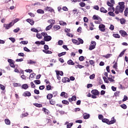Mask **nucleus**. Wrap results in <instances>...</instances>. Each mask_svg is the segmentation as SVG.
<instances>
[{
    "label": "nucleus",
    "mask_w": 128,
    "mask_h": 128,
    "mask_svg": "<svg viewBox=\"0 0 128 128\" xmlns=\"http://www.w3.org/2000/svg\"><path fill=\"white\" fill-rule=\"evenodd\" d=\"M35 106H36L37 108H42V104H39L38 103H36L34 104Z\"/></svg>",
    "instance_id": "nucleus-40"
},
{
    "label": "nucleus",
    "mask_w": 128,
    "mask_h": 128,
    "mask_svg": "<svg viewBox=\"0 0 128 128\" xmlns=\"http://www.w3.org/2000/svg\"><path fill=\"white\" fill-rule=\"evenodd\" d=\"M120 6H118L116 8L115 14H118L119 12L121 14L124 12V4H122V2L119 3Z\"/></svg>",
    "instance_id": "nucleus-1"
},
{
    "label": "nucleus",
    "mask_w": 128,
    "mask_h": 128,
    "mask_svg": "<svg viewBox=\"0 0 128 128\" xmlns=\"http://www.w3.org/2000/svg\"><path fill=\"white\" fill-rule=\"evenodd\" d=\"M120 34L122 36H128V33H126V32L124 30H120Z\"/></svg>",
    "instance_id": "nucleus-11"
},
{
    "label": "nucleus",
    "mask_w": 128,
    "mask_h": 128,
    "mask_svg": "<svg viewBox=\"0 0 128 128\" xmlns=\"http://www.w3.org/2000/svg\"><path fill=\"white\" fill-rule=\"evenodd\" d=\"M96 41H92L91 44L90 46V50H92L96 48Z\"/></svg>",
    "instance_id": "nucleus-5"
},
{
    "label": "nucleus",
    "mask_w": 128,
    "mask_h": 128,
    "mask_svg": "<svg viewBox=\"0 0 128 128\" xmlns=\"http://www.w3.org/2000/svg\"><path fill=\"white\" fill-rule=\"evenodd\" d=\"M42 34L44 37V40L45 42H50V40H52V36L48 35V33L46 32H42Z\"/></svg>",
    "instance_id": "nucleus-4"
},
{
    "label": "nucleus",
    "mask_w": 128,
    "mask_h": 128,
    "mask_svg": "<svg viewBox=\"0 0 128 128\" xmlns=\"http://www.w3.org/2000/svg\"><path fill=\"white\" fill-rule=\"evenodd\" d=\"M34 84H40V80H34Z\"/></svg>",
    "instance_id": "nucleus-54"
},
{
    "label": "nucleus",
    "mask_w": 128,
    "mask_h": 128,
    "mask_svg": "<svg viewBox=\"0 0 128 128\" xmlns=\"http://www.w3.org/2000/svg\"><path fill=\"white\" fill-rule=\"evenodd\" d=\"M32 32H38V29H36L34 28H31Z\"/></svg>",
    "instance_id": "nucleus-58"
},
{
    "label": "nucleus",
    "mask_w": 128,
    "mask_h": 128,
    "mask_svg": "<svg viewBox=\"0 0 128 128\" xmlns=\"http://www.w3.org/2000/svg\"><path fill=\"white\" fill-rule=\"evenodd\" d=\"M89 63L90 64V66H94V60H89Z\"/></svg>",
    "instance_id": "nucleus-37"
},
{
    "label": "nucleus",
    "mask_w": 128,
    "mask_h": 128,
    "mask_svg": "<svg viewBox=\"0 0 128 128\" xmlns=\"http://www.w3.org/2000/svg\"><path fill=\"white\" fill-rule=\"evenodd\" d=\"M9 40H11V42H16V38H10Z\"/></svg>",
    "instance_id": "nucleus-62"
},
{
    "label": "nucleus",
    "mask_w": 128,
    "mask_h": 128,
    "mask_svg": "<svg viewBox=\"0 0 128 128\" xmlns=\"http://www.w3.org/2000/svg\"><path fill=\"white\" fill-rule=\"evenodd\" d=\"M13 86L15 88H16L18 86H22V84H18V83H14V84Z\"/></svg>",
    "instance_id": "nucleus-51"
},
{
    "label": "nucleus",
    "mask_w": 128,
    "mask_h": 128,
    "mask_svg": "<svg viewBox=\"0 0 128 128\" xmlns=\"http://www.w3.org/2000/svg\"><path fill=\"white\" fill-rule=\"evenodd\" d=\"M112 56V54H106V55H103L102 57L105 58H110Z\"/></svg>",
    "instance_id": "nucleus-21"
},
{
    "label": "nucleus",
    "mask_w": 128,
    "mask_h": 128,
    "mask_svg": "<svg viewBox=\"0 0 128 128\" xmlns=\"http://www.w3.org/2000/svg\"><path fill=\"white\" fill-rule=\"evenodd\" d=\"M66 54V52H62L58 54V56L60 58V56H64Z\"/></svg>",
    "instance_id": "nucleus-42"
},
{
    "label": "nucleus",
    "mask_w": 128,
    "mask_h": 128,
    "mask_svg": "<svg viewBox=\"0 0 128 128\" xmlns=\"http://www.w3.org/2000/svg\"><path fill=\"white\" fill-rule=\"evenodd\" d=\"M8 62H9L10 66H11V68H16V66L14 65V60L12 59H8Z\"/></svg>",
    "instance_id": "nucleus-6"
},
{
    "label": "nucleus",
    "mask_w": 128,
    "mask_h": 128,
    "mask_svg": "<svg viewBox=\"0 0 128 128\" xmlns=\"http://www.w3.org/2000/svg\"><path fill=\"white\" fill-rule=\"evenodd\" d=\"M102 18H99L98 20L94 21V22L97 24H100V22H102Z\"/></svg>",
    "instance_id": "nucleus-25"
},
{
    "label": "nucleus",
    "mask_w": 128,
    "mask_h": 128,
    "mask_svg": "<svg viewBox=\"0 0 128 128\" xmlns=\"http://www.w3.org/2000/svg\"><path fill=\"white\" fill-rule=\"evenodd\" d=\"M62 82H70V78H64L62 79Z\"/></svg>",
    "instance_id": "nucleus-16"
},
{
    "label": "nucleus",
    "mask_w": 128,
    "mask_h": 128,
    "mask_svg": "<svg viewBox=\"0 0 128 128\" xmlns=\"http://www.w3.org/2000/svg\"><path fill=\"white\" fill-rule=\"evenodd\" d=\"M4 122L6 124L10 126V120L9 119H5Z\"/></svg>",
    "instance_id": "nucleus-30"
},
{
    "label": "nucleus",
    "mask_w": 128,
    "mask_h": 128,
    "mask_svg": "<svg viewBox=\"0 0 128 128\" xmlns=\"http://www.w3.org/2000/svg\"><path fill=\"white\" fill-rule=\"evenodd\" d=\"M79 60L80 62H82L83 60H84V56H80L79 57Z\"/></svg>",
    "instance_id": "nucleus-57"
},
{
    "label": "nucleus",
    "mask_w": 128,
    "mask_h": 128,
    "mask_svg": "<svg viewBox=\"0 0 128 128\" xmlns=\"http://www.w3.org/2000/svg\"><path fill=\"white\" fill-rule=\"evenodd\" d=\"M36 64V62H34V61L32 60H29L28 62V64Z\"/></svg>",
    "instance_id": "nucleus-31"
},
{
    "label": "nucleus",
    "mask_w": 128,
    "mask_h": 128,
    "mask_svg": "<svg viewBox=\"0 0 128 128\" xmlns=\"http://www.w3.org/2000/svg\"><path fill=\"white\" fill-rule=\"evenodd\" d=\"M93 20H98L99 18H101L100 17L96 16V15H94L92 17Z\"/></svg>",
    "instance_id": "nucleus-33"
},
{
    "label": "nucleus",
    "mask_w": 128,
    "mask_h": 128,
    "mask_svg": "<svg viewBox=\"0 0 128 128\" xmlns=\"http://www.w3.org/2000/svg\"><path fill=\"white\" fill-rule=\"evenodd\" d=\"M75 68H84V66H82V65H80V64H78V65L76 66H75Z\"/></svg>",
    "instance_id": "nucleus-48"
},
{
    "label": "nucleus",
    "mask_w": 128,
    "mask_h": 128,
    "mask_svg": "<svg viewBox=\"0 0 128 128\" xmlns=\"http://www.w3.org/2000/svg\"><path fill=\"white\" fill-rule=\"evenodd\" d=\"M114 68H115V70H117L118 68V62H116L114 64L113 66Z\"/></svg>",
    "instance_id": "nucleus-55"
},
{
    "label": "nucleus",
    "mask_w": 128,
    "mask_h": 128,
    "mask_svg": "<svg viewBox=\"0 0 128 128\" xmlns=\"http://www.w3.org/2000/svg\"><path fill=\"white\" fill-rule=\"evenodd\" d=\"M36 12H38V14H44V11L42 9H38L37 10Z\"/></svg>",
    "instance_id": "nucleus-32"
},
{
    "label": "nucleus",
    "mask_w": 128,
    "mask_h": 128,
    "mask_svg": "<svg viewBox=\"0 0 128 128\" xmlns=\"http://www.w3.org/2000/svg\"><path fill=\"white\" fill-rule=\"evenodd\" d=\"M60 28V26L58 25H55L53 27V29L54 30L56 31Z\"/></svg>",
    "instance_id": "nucleus-18"
},
{
    "label": "nucleus",
    "mask_w": 128,
    "mask_h": 128,
    "mask_svg": "<svg viewBox=\"0 0 128 128\" xmlns=\"http://www.w3.org/2000/svg\"><path fill=\"white\" fill-rule=\"evenodd\" d=\"M72 126H74V123L70 122L67 124L66 128H71Z\"/></svg>",
    "instance_id": "nucleus-45"
},
{
    "label": "nucleus",
    "mask_w": 128,
    "mask_h": 128,
    "mask_svg": "<svg viewBox=\"0 0 128 128\" xmlns=\"http://www.w3.org/2000/svg\"><path fill=\"white\" fill-rule=\"evenodd\" d=\"M90 114H87L86 113L83 114V118L84 120H88V118H90Z\"/></svg>",
    "instance_id": "nucleus-15"
},
{
    "label": "nucleus",
    "mask_w": 128,
    "mask_h": 128,
    "mask_svg": "<svg viewBox=\"0 0 128 128\" xmlns=\"http://www.w3.org/2000/svg\"><path fill=\"white\" fill-rule=\"evenodd\" d=\"M44 50H49L48 46L45 44L44 46Z\"/></svg>",
    "instance_id": "nucleus-64"
},
{
    "label": "nucleus",
    "mask_w": 128,
    "mask_h": 128,
    "mask_svg": "<svg viewBox=\"0 0 128 128\" xmlns=\"http://www.w3.org/2000/svg\"><path fill=\"white\" fill-rule=\"evenodd\" d=\"M46 88L47 90H52V86L50 85H47L46 86Z\"/></svg>",
    "instance_id": "nucleus-52"
},
{
    "label": "nucleus",
    "mask_w": 128,
    "mask_h": 128,
    "mask_svg": "<svg viewBox=\"0 0 128 128\" xmlns=\"http://www.w3.org/2000/svg\"><path fill=\"white\" fill-rule=\"evenodd\" d=\"M14 24H12V22H11L9 24H4V26L6 30H9V28H12Z\"/></svg>",
    "instance_id": "nucleus-7"
},
{
    "label": "nucleus",
    "mask_w": 128,
    "mask_h": 128,
    "mask_svg": "<svg viewBox=\"0 0 128 128\" xmlns=\"http://www.w3.org/2000/svg\"><path fill=\"white\" fill-rule=\"evenodd\" d=\"M23 96H32V93L28 91H26L24 92L22 94Z\"/></svg>",
    "instance_id": "nucleus-9"
},
{
    "label": "nucleus",
    "mask_w": 128,
    "mask_h": 128,
    "mask_svg": "<svg viewBox=\"0 0 128 128\" xmlns=\"http://www.w3.org/2000/svg\"><path fill=\"white\" fill-rule=\"evenodd\" d=\"M79 6H80L81 8H84V6H86V3L84 2H80L79 3Z\"/></svg>",
    "instance_id": "nucleus-41"
},
{
    "label": "nucleus",
    "mask_w": 128,
    "mask_h": 128,
    "mask_svg": "<svg viewBox=\"0 0 128 128\" xmlns=\"http://www.w3.org/2000/svg\"><path fill=\"white\" fill-rule=\"evenodd\" d=\"M34 93L36 94H40V90L35 89L34 90Z\"/></svg>",
    "instance_id": "nucleus-60"
},
{
    "label": "nucleus",
    "mask_w": 128,
    "mask_h": 128,
    "mask_svg": "<svg viewBox=\"0 0 128 128\" xmlns=\"http://www.w3.org/2000/svg\"><path fill=\"white\" fill-rule=\"evenodd\" d=\"M120 22L122 24H126V20L124 18L120 19Z\"/></svg>",
    "instance_id": "nucleus-50"
},
{
    "label": "nucleus",
    "mask_w": 128,
    "mask_h": 128,
    "mask_svg": "<svg viewBox=\"0 0 128 128\" xmlns=\"http://www.w3.org/2000/svg\"><path fill=\"white\" fill-rule=\"evenodd\" d=\"M52 28V26L50 24L49 26H47L46 28V30H50V28Z\"/></svg>",
    "instance_id": "nucleus-46"
},
{
    "label": "nucleus",
    "mask_w": 128,
    "mask_h": 128,
    "mask_svg": "<svg viewBox=\"0 0 128 128\" xmlns=\"http://www.w3.org/2000/svg\"><path fill=\"white\" fill-rule=\"evenodd\" d=\"M68 64H69L70 66H74V62L73 61H72V60H70L67 62Z\"/></svg>",
    "instance_id": "nucleus-23"
},
{
    "label": "nucleus",
    "mask_w": 128,
    "mask_h": 128,
    "mask_svg": "<svg viewBox=\"0 0 128 128\" xmlns=\"http://www.w3.org/2000/svg\"><path fill=\"white\" fill-rule=\"evenodd\" d=\"M36 36L39 40H40V39L42 38V33H41V34H40V33H37L36 35Z\"/></svg>",
    "instance_id": "nucleus-27"
},
{
    "label": "nucleus",
    "mask_w": 128,
    "mask_h": 128,
    "mask_svg": "<svg viewBox=\"0 0 128 128\" xmlns=\"http://www.w3.org/2000/svg\"><path fill=\"white\" fill-rule=\"evenodd\" d=\"M78 40L79 42H78V44H84V40H82V39L80 38H78Z\"/></svg>",
    "instance_id": "nucleus-36"
},
{
    "label": "nucleus",
    "mask_w": 128,
    "mask_h": 128,
    "mask_svg": "<svg viewBox=\"0 0 128 128\" xmlns=\"http://www.w3.org/2000/svg\"><path fill=\"white\" fill-rule=\"evenodd\" d=\"M128 8H126L124 12V14L125 16H128Z\"/></svg>",
    "instance_id": "nucleus-49"
},
{
    "label": "nucleus",
    "mask_w": 128,
    "mask_h": 128,
    "mask_svg": "<svg viewBox=\"0 0 128 128\" xmlns=\"http://www.w3.org/2000/svg\"><path fill=\"white\" fill-rule=\"evenodd\" d=\"M108 14H109L110 16H116V14H114V12H108Z\"/></svg>",
    "instance_id": "nucleus-47"
},
{
    "label": "nucleus",
    "mask_w": 128,
    "mask_h": 128,
    "mask_svg": "<svg viewBox=\"0 0 128 128\" xmlns=\"http://www.w3.org/2000/svg\"><path fill=\"white\" fill-rule=\"evenodd\" d=\"M24 50H25V52H30V50L28 49V48L26 47H24Z\"/></svg>",
    "instance_id": "nucleus-63"
},
{
    "label": "nucleus",
    "mask_w": 128,
    "mask_h": 128,
    "mask_svg": "<svg viewBox=\"0 0 128 128\" xmlns=\"http://www.w3.org/2000/svg\"><path fill=\"white\" fill-rule=\"evenodd\" d=\"M102 122H105V124H112L116 122V119H114V117H112L110 121L108 119L104 118L102 119Z\"/></svg>",
    "instance_id": "nucleus-2"
},
{
    "label": "nucleus",
    "mask_w": 128,
    "mask_h": 128,
    "mask_svg": "<svg viewBox=\"0 0 128 128\" xmlns=\"http://www.w3.org/2000/svg\"><path fill=\"white\" fill-rule=\"evenodd\" d=\"M72 42L73 44H78V41L75 39H72Z\"/></svg>",
    "instance_id": "nucleus-43"
},
{
    "label": "nucleus",
    "mask_w": 128,
    "mask_h": 128,
    "mask_svg": "<svg viewBox=\"0 0 128 128\" xmlns=\"http://www.w3.org/2000/svg\"><path fill=\"white\" fill-rule=\"evenodd\" d=\"M22 88L24 90H28V84H24L22 85Z\"/></svg>",
    "instance_id": "nucleus-24"
},
{
    "label": "nucleus",
    "mask_w": 128,
    "mask_h": 128,
    "mask_svg": "<svg viewBox=\"0 0 128 128\" xmlns=\"http://www.w3.org/2000/svg\"><path fill=\"white\" fill-rule=\"evenodd\" d=\"M0 89L2 90V92H3L4 94L6 92V86L2 84H0Z\"/></svg>",
    "instance_id": "nucleus-17"
},
{
    "label": "nucleus",
    "mask_w": 128,
    "mask_h": 128,
    "mask_svg": "<svg viewBox=\"0 0 128 128\" xmlns=\"http://www.w3.org/2000/svg\"><path fill=\"white\" fill-rule=\"evenodd\" d=\"M106 26H104V24H100L99 25V30L101 31V32H106Z\"/></svg>",
    "instance_id": "nucleus-8"
},
{
    "label": "nucleus",
    "mask_w": 128,
    "mask_h": 128,
    "mask_svg": "<svg viewBox=\"0 0 128 128\" xmlns=\"http://www.w3.org/2000/svg\"><path fill=\"white\" fill-rule=\"evenodd\" d=\"M108 10L109 12H114V6L110 7L108 8Z\"/></svg>",
    "instance_id": "nucleus-26"
},
{
    "label": "nucleus",
    "mask_w": 128,
    "mask_h": 128,
    "mask_svg": "<svg viewBox=\"0 0 128 128\" xmlns=\"http://www.w3.org/2000/svg\"><path fill=\"white\" fill-rule=\"evenodd\" d=\"M120 106H121V108H123L124 110H126V108H128V106H126V104H123Z\"/></svg>",
    "instance_id": "nucleus-44"
},
{
    "label": "nucleus",
    "mask_w": 128,
    "mask_h": 128,
    "mask_svg": "<svg viewBox=\"0 0 128 128\" xmlns=\"http://www.w3.org/2000/svg\"><path fill=\"white\" fill-rule=\"evenodd\" d=\"M46 10L47 12H54V9H52V8L48 6H47L46 8Z\"/></svg>",
    "instance_id": "nucleus-13"
},
{
    "label": "nucleus",
    "mask_w": 128,
    "mask_h": 128,
    "mask_svg": "<svg viewBox=\"0 0 128 128\" xmlns=\"http://www.w3.org/2000/svg\"><path fill=\"white\" fill-rule=\"evenodd\" d=\"M50 20H52V22H50ZM48 22H50V24H51L52 26H53L54 24H56V21L54 20H49Z\"/></svg>",
    "instance_id": "nucleus-53"
},
{
    "label": "nucleus",
    "mask_w": 128,
    "mask_h": 128,
    "mask_svg": "<svg viewBox=\"0 0 128 128\" xmlns=\"http://www.w3.org/2000/svg\"><path fill=\"white\" fill-rule=\"evenodd\" d=\"M62 104H66V105L68 106V104H69L70 102H68V101L66 100H62Z\"/></svg>",
    "instance_id": "nucleus-38"
},
{
    "label": "nucleus",
    "mask_w": 128,
    "mask_h": 128,
    "mask_svg": "<svg viewBox=\"0 0 128 128\" xmlns=\"http://www.w3.org/2000/svg\"><path fill=\"white\" fill-rule=\"evenodd\" d=\"M113 36L116 38H120V36L118 34H113Z\"/></svg>",
    "instance_id": "nucleus-39"
},
{
    "label": "nucleus",
    "mask_w": 128,
    "mask_h": 128,
    "mask_svg": "<svg viewBox=\"0 0 128 128\" xmlns=\"http://www.w3.org/2000/svg\"><path fill=\"white\" fill-rule=\"evenodd\" d=\"M52 96H54L52 95V94H48L47 96H46V98L47 100H52Z\"/></svg>",
    "instance_id": "nucleus-19"
},
{
    "label": "nucleus",
    "mask_w": 128,
    "mask_h": 128,
    "mask_svg": "<svg viewBox=\"0 0 128 128\" xmlns=\"http://www.w3.org/2000/svg\"><path fill=\"white\" fill-rule=\"evenodd\" d=\"M92 98H96V96H100V92L98 90H93L91 91Z\"/></svg>",
    "instance_id": "nucleus-3"
},
{
    "label": "nucleus",
    "mask_w": 128,
    "mask_h": 128,
    "mask_svg": "<svg viewBox=\"0 0 128 128\" xmlns=\"http://www.w3.org/2000/svg\"><path fill=\"white\" fill-rule=\"evenodd\" d=\"M103 80H104V82H106V84H108V78H106V77L104 76Z\"/></svg>",
    "instance_id": "nucleus-56"
},
{
    "label": "nucleus",
    "mask_w": 128,
    "mask_h": 128,
    "mask_svg": "<svg viewBox=\"0 0 128 128\" xmlns=\"http://www.w3.org/2000/svg\"><path fill=\"white\" fill-rule=\"evenodd\" d=\"M68 100H69L70 102H76V96H72V98H69L68 99Z\"/></svg>",
    "instance_id": "nucleus-10"
},
{
    "label": "nucleus",
    "mask_w": 128,
    "mask_h": 128,
    "mask_svg": "<svg viewBox=\"0 0 128 128\" xmlns=\"http://www.w3.org/2000/svg\"><path fill=\"white\" fill-rule=\"evenodd\" d=\"M56 74H59V76H64V72L62 71H56Z\"/></svg>",
    "instance_id": "nucleus-35"
},
{
    "label": "nucleus",
    "mask_w": 128,
    "mask_h": 128,
    "mask_svg": "<svg viewBox=\"0 0 128 128\" xmlns=\"http://www.w3.org/2000/svg\"><path fill=\"white\" fill-rule=\"evenodd\" d=\"M100 12H104V14H106V12H108V10H106V8H104V7H102L100 8Z\"/></svg>",
    "instance_id": "nucleus-20"
},
{
    "label": "nucleus",
    "mask_w": 128,
    "mask_h": 128,
    "mask_svg": "<svg viewBox=\"0 0 128 128\" xmlns=\"http://www.w3.org/2000/svg\"><path fill=\"white\" fill-rule=\"evenodd\" d=\"M49 102L50 104H52V106H54V104H56V101L52 99L50 100Z\"/></svg>",
    "instance_id": "nucleus-29"
},
{
    "label": "nucleus",
    "mask_w": 128,
    "mask_h": 128,
    "mask_svg": "<svg viewBox=\"0 0 128 128\" xmlns=\"http://www.w3.org/2000/svg\"><path fill=\"white\" fill-rule=\"evenodd\" d=\"M26 22H29V24H31V26H34V20H32L30 18L27 19Z\"/></svg>",
    "instance_id": "nucleus-12"
},
{
    "label": "nucleus",
    "mask_w": 128,
    "mask_h": 128,
    "mask_svg": "<svg viewBox=\"0 0 128 128\" xmlns=\"http://www.w3.org/2000/svg\"><path fill=\"white\" fill-rule=\"evenodd\" d=\"M96 76V75L94 74H92L90 76V80H94Z\"/></svg>",
    "instance_id": "nucleus-59"
},
{
    "label": "nucleus",
    "mask_w": 128,
    "mask_h": 128,
    "mask_svg": "<svg viewBox=\"0 0 128 128\" xmlns=\"http://www.w3.org/2000/svg\"><path fill=\"white\" fill-rule=\"evenodd\" d=\"M62 44H64V41L62 40H60L58 42V44L59 46H62Z\"/></svg>",
    "instance_id": "nucleus-61"
},
{
    "label": "nucleus",
    "mask_w": 128,
    "mask_h": 128,
    "mask_svg": "<svg viewBox=\"0 0 128 128\" xmlns=\"http://www.w3.org/2000/svg\"><path fill=\"white\" fill-rule=\"evenodd\" d=\"M90 30H96V28H94V25L92 22H90Z\"/></svg>",
    "instance_id": "nucleus-14"
},
{
    "label": "nucleus",
    "mask_w": 128,
    "mask_h": 128,
    "mask_svg": "<svg viewBox=\"0 0 128 128\" xmlns=\"http://www.w3.org/2000/svg\"><path fill=\"white\" fill-rule=\"evenodd\" d=\"M42 112H45L46 114H50V111L44 108H42Z\"/></svg>",
    "instance_id": "nucleus-22"
},
{
    "label": "nucleus",
    "mask_w": 128,
    "mask_h": 128,
    "mask_svg": "<svg viewBox=\"0 0 128 128\" xmlns=\"http://www.w3.org/2000/svg\"><path fill=\"white\" fill-rule=\"evenodd\" d=\"M126 50H124L118 56V58H122V56H124V52H126Z\"/></svg>",
    "instance_id": "nucleus-34"
},
{
    "label": "nucleus",
    "mask_w": 128,
    "mask_h": 128,
    "mask_svg": "<svg viewBox=\"0 0 128 128\" xmlns=\"http://www.w3.org/2000/svg\"><path fill=\"white\" fill-rule=\"evenodd\" d=\"M42 52L46 54H52V52L50 50H42Z\"/></svg>",
    "instance_id": "nucleus-28"
}]
</instances>
